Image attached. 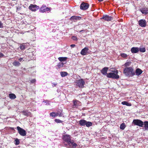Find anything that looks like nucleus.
Instances as JSON below:
<instances>
[{"instance_id":"obj_47","label":"nucleus","mask_w":148,"mask_h":148,"mask_svg":"<svg viewBox=\"0 0 148 148\" xmlns=\"http://www.w3.org/2000/svg\"><path fill=\"white\" fill-rule=\"evenodd\" d=\"M60 110V111H58L57 112L59 113H60L61 112V110Z\"/></svg>"},{"instance_id":"obj_23","label":"nucleus","mask_w":148,"mask_h":148,"mask_svg":"<svg viewBox=\"0 0 148 148\" xmlns=\"http://www.w3.org/2000/svg\"><path fill=\"white\" fill-rule=\"evenodd\" d=\"M70 144H71L72 145V148H76L77 146V144L74 142V141L73 140H72L71 142L70 143ZM69 145L70 146V145Z\"/></svg>"},{"instance_id":"obj_32","label":"nucleus","mask_w":148,"mask_h":148,"mask_svg":"<svg viewBox=\"0 0 148 148\" xmlns=\"http://www.w3.org/2000/svg\"><path fill=\"white\" fill-rule=\"evenodd\" d=\"M15 144L16 145H17L19 144L20 141L18 139L16 138V139H15Z\"/></svg>"},{"instance_id":"obj_42","label":"nucleus","mask_w":148,"mask_h":148,"mask_svg":"<svg viewBox=\"0 0 148 148\" xmlns=\"http://www.w3.org/2000/svg\"><path fill=\"white\" fill-rule=\"evenodd\" d=\"M75 46V45L72 44V45H71L70 46L72 47H74Z\"/></svg>"},{"instance_id":"obj_12","label":"nucleus","mask_w":148,"mask_h":148,"mask_svg":"<svg viewBox=\"0 0 148 148\" xmlns=\"http://www.w3.org/2000/svg\"><path fill=\"white\" fill-rule=\"evenodd\" d=\"M139 25L142 27H145L146 26L147 23L145 19H141L138 21Z\"/></svg>"},{"instance_id":"obj_41","label":"nucleus","mask_w":148,"mask_h":148,"mask_svg":"<svg viewBox=\"0 0 148 148\" xmlns=\"http://www.w3.org/2000/svg\"><path fill=\"white\" fill-rule=\"evenodd\" d=\"M4 56V55L2 53L0 52V58L3 57Z\"/></svg>"},{"instance_id":"obj_7","label":"nucleus","mask_w":148,"mask_h":148,"mask_svg":"<svg viewBox=\"0 0 148 148\" xmlns=\"http://www.w3.org/2000/svg\"><path fill=\"white\" fill-rule=\"evenodd\" d=\"M62 112V110H61V112L59 113L58 112H52L50 113V116H51L55 117L57 116H58L59 117H61L63 116V114Z\"/></svg>"},{"instance_id":"obj_31","label":"nucleus","mask_w":148,"mask_h":148,"mask_svg":"<svg viewBox=\"0 0 148 148\" xmlns=\"http://www.w3.org/2000/svg\"><path fill=\"white\" fill-rule=\"evenodd\" d=\"M126 126L124 123H122L121 124L120 126V129L122 130L124 129L125 127Z\"/></svg>"},{"instance_id":"obj_9","label":"nucleus","mask_w":148,"mask_h":148,"mask_svg":"<svg viewBox=\"0 0 148 148\" xmlns=\"http://www.w3.org/2000/svg\"><path fill=\"white\" fill-rule=\"evenodd\" d=\"M89 5L88 3L83 2L80 5V9L82 10H86L89 7Z\"/></svg>"},{"instance_id":"obj_4","label":"nucleus","mask_w":148,"mask_h":148,"mask_svg":"<svg viewBox=\"0 0 148 148\" xmlns=\"http://www.w3.org/2000/svg\"><path fill=\"white\" fill-rule=\"evenodd\" d=\"M62 139L63 141L66 142L69 145H70V143L72 140L71 139V136L67 134L62 135Z\"/></svg>"},{"instance_id":"obj_14","label":"nucleus","mask_w":148,"mask_h":148,"mask_svg":"<svg viewBox=\"0 0 148 148\" xmlns=\"http://www.w3.org/2000/svg\"><path fill=\"white\" fill-rule=\"evenodd\" d=\"M108 69V67H105L103 68L101 71V72L103 75H106L108 73H107V71Z\"/></svg>"},{"instance_id":"obj_37","label":"nucleus","mask_w":148,"mask_h":148,"mask_svg":"<svg viewBox=\"0 0 148 148\" xmlns=\"http://www.w3.org/2000/svg\"><path fill=\"white\" fill-rule=\"evenodd\" d=\"M72 39L74 40L77 41V38L75 36H73L72 37Z\"/></svg>"},{"instance_id":"obj_1","label":"nucleus","mask_w":148,"mask_h":148,"mask_svg":"<svg viewBox=\"0 0 148 148\" xmlns=\"http://www.w3.org/2000/svg\"><path fill=\"white\" fill-rule=\"evenodd\" d=\"M123 72L126 76L129 77H133L135 75V71L131 66L125 68Z\"/></svg>"},{"instance_id":"obj_16","label":"nucleus","mask_w":148,"mask_h":148,"mask_svg":"<svg viewBox=\"0 0 148 148\" xmlns=\"http://www.w3.org/2000/svg\"><path fill=\"white\" fill-rule=\"evenodd\" d=\"M89 49L87 47H85L84 48L82 49L80 53L82 55H86Z\"/></svg>"},{"instance_id":"obj_39","label":"nucleus","mask_w":148,"mask_h":148,"mask_svg":"<svg viewBox=\"0 0 148 148\" xmlns=\"http://www.w3.org/2000/svg\"><path fill=\"white\" fill-rule=\"evenodd\" d=\"M36 80L35 79H33L30 81V82L32 83H34L36 82Z\"/></svg>"},{"instance_id":"obj_11","label":"nucleus","mask_w":148,"mask_h":148,"mask_svg":"<svg viewBox=\"0 0 148 148\" xmlns=\"http://www.w3.org/2000/svg\"><path fill=\"white\" fill-rule=\"evenodd\" d=\"M39 7L36 5L31 4L29 6V9L33 11H35L39 8Z\"/></svg>"},{"instance_id":"obj_40","label":"nucleus","mask_w":148,"mask_h":148,"mask_svg":"<svg viewBox=\"0 0 148 148\" xmlns=\"http://www.w3.org/2000/svg\"><path fill=\"white\" fill-rule=\"evenodd\" d=\"M3 23L0 21V28H3Z\"/></svg>"},{"instance_id":"obj_28","label":"nucleus","mask_w":148,"mask_h":148,"mask_svg":"<svg viewBox=\"0 0 148 148\" xmlns=\"http://www.w3.org/2000/svg\"><path fill=\"white\" fill-rule=\"evenodd\" d=\"M86 125L87 127H89L92 125V123L90 121H86Z\"/></svg>"},{"instance_id":"obj_19","label":"nucleus","mask_w":148,"mask_h":148,"mask_svg":"<svg viewBox=\"0 0 148 148\" xmlns=\"http://www.w3.org/2000/svg\"><path fill=\"white\" fill-rule=\"evenodd\" d=\"M81 17L80 16H73L71 17L70 20L71 21H75L77 20H80L81 19Z\"/></svg>"},{"instance_id":"obj_33","label":"nucleus","mask_w":148,"mask_h":148,"mask_svg":"<svg viewBox=\"0 0 148 148\" xmlns=\"http://www.w3.org/2000/svg\"><path fill=\"white\" fill-rule=\"evenodd\" d=\"M131 62H126L124 66L126 67H127L129 66L130 65Z\"/></svg>"},{"instance_id":"obj_44","label":"nucleus","mask_w":148,"mask_h":148,"mask_svg":"<svg viewBox=\"0 0 148 148\" xmlns=\"http://www.w3.org/2000/svg\"><path fill=\"white\" fill-rule=\"evenodd\" d=\"M23 60V58H19V60L20 61V62H21V61H22V60Z\"/></svg>"},{"instance_id":"obj_24","label":"nucleus","mask_w":148,"mask_h":148,"mask_svg":"<svg viewBox=\"0 0 148 148\" xmlns=\"http://www.w3.org/2000/svg\"><path fill=\"white\" fill-rule=\"evenodd\" d=\"M67 59L66 57H60L58 58V59L60 62H64L66 61Z\"/></svg>"},{"instance_id":"obj_20","label":"nucleus","mask_w":148,"mask_h":148,"mask_svg":"<svg viewBox=\"0 0 148 148\" xmlns=\"http://www.w3.org/2000/svg\"><path fill=\"white\" fill-rule=\"evenodd\" d=\"M86 121L85 120L81 119L79 121V123L80 126H84L86 125Z\"/></svg>"},{"instance_id":"obj_29","label":"nucleus","mask_w":148,"mask_h":148,"mask_svg":"<svg viewBox=\"0 0 148 148\" xmlns=\"http://www.w3.org/2000/svg\"><path fill=\"white\" fill-rule=\"evenodd\" d=\"M15 66H18L20 65V63L16 61H14L12 63Z\"/></svg>"},{"instance_id":"obj_26","label":"nucleus","mask_w":148,"mask_h":148,"mask_svg":"<svg viewBox=\"0 0 148 148\" xmlns=\"http://www.w3.org/2000/svg\"><path fill=\"white\" fill-rule=\"evenodd\" d=\"M64 65V63L63 62H59L58 64L56 66L58 69H60V68L63 67Z\"/></svg>"},{"instance_id":"obj_21","label":"nucleus","mask_w":148,"mask_h":148,"mask_svg":"<svg viewBox=\"0 0 148 148\" xmlns=\"http://www.w3.org/2000/svg\"><path fill=\"white\" fill-rule=\"evenodd\" d=\"M24 115L27 116H30L31 115V113L28 110H23L22 112Z\"/></svg>"},{"instance_id":"obj_48","label":"nucleus","mask_w":148,"mask_h":148,"mask_svg":"<svg viewBox=\"0 0 148 148\" xmlns=\"http://www.w3.org/2000/svg\"><path fill=\"white\" fill-rule=\"evenodd\" d=\"M19 8H17V10H19Z\"/></svg>"},{"instance_id":"obj_5","label":"nucleus","mask_w":148,"mask_h":148,"mask_svg":"<svg viewBox=\"0 0 148 148\" xmlns=\"http://www.w3.org/2000/svg\"><path fill=\"white\" fill-rule=\"evenodd\" d=\"M133 122L134 125L141 127H143L144 125V122L140 120L134 119Z\"/></svg>"},{"instance_id":"obj_25","label":"nucleus","mask_w":148,"mask_h":148,"mask_svg":"<svg viewBox=\"0 0 148 148\" xmlns=\"http://www.w3.org/2000/svg\"><path fill=\"white\" fill-rule=\"evenodd\" d=\"M9 98L11 99H14L16 97V95L13 93H10L9 94Z\"/></svg>"},{"instance_id":"obj_8","label":"nucleus","mask_w":148,"mask_h":148,"mask_svg":"<svg viewBox=\"0 0 148 148\" xmlns=\"http://www.w3.org/2000/svg\"><path fill=\"white\" fill-rule=\"evenodd\" d=\"M51 9V8H50L46 7L45 5H42L40 8V11L41 12L43 13L50 11Z\"/></svg>"},{"instance_id":"obj_27","label":"nucleus","mask_w":148,"mask_h":148,"mask_svg":"<svg viewBox=\"0 0 148 148\" xmlns=\"http://www.w3.org/2000/svg\"><path fill=\"white\" fill-rule=\"evenodd\" d=\"M61 76L62 77H64L67 76L68 74L66 72H61L60 73Z\"/></svg>"},{"instance_id":"obj_38","label":"nucleus","mask_w":148,"mask_h":148,"mask_svg":"<svg viewBox=\"0 0 148 148\" xmlns=\"http://www.w3.org/2000/svg\"><path fill=\"white\" fill-rule=\"evenodd\" d=\"M25 46L22 45H21L20 46V49L21 50H23L25 49Z\"/></svg>"},{"instance_id":"obj_13","label":"nucleus","mask_w":148,"mask_h":148,"mask_svg":"<svg viewBox=\"0 0 148 148\" xmlns=\"http://www.w3.org/2000/svg\"><path fill=\"white\" fill-rule=\"evenodd\" d=\"M73 104L72 107L73 108H77L79 106L80 102L77 99L74 100L73 101Z\"/></svg>"},{"instance_id":"obj_15","label":"nucleus","mask_w":148,"mask_h":148,"mask_svg":"<svg viewBox=\"0 0 148 148\" xmlns=\"http://www.w3.org/2000/svg\"><path fill=\"white\" fill-rule=\"evenodd\" d=\"M131 51L132 53H137L139 51V48L137 47H133L131 49Z\"/></svg>"},{"instance_id":"obj_35","label":"nucleus","mask_w":148,"mask_h":148,"mask_svg":"<svg viewBox=\"0 0 148 148\" xmlns=\"http://www.w3.org/2000/svg\"><path fill=\"white\" fill-rule=\"evenodd\" d=\"M139 51L141 52H144L145 51V48H140L139 49Z\"/></svg>"},{"instance_id":"obj_30","label":"nucleus","mask_w":148,"mask_h":148,"mask_svg":"<svg viewBox=\"0 0 148 148\" xmlns=\"http://www.w3.org/2000/svg\"><path fill=\"white\" fill-rule=\"evenodd\" d=\"M144 127L146 129H148V121H145L144 122Z\"/></svg>"},{"instance_id":"obj_36","label":"nucleus","mask_w":148,"mask_h":148,"mask_svg":"<svg viewBox=\"0 0 148 148\" xmlns=\"http://www.w3.org/2000/svg\"><path fill=\"white\" fill-rule=\"evenodd\" d=\"M121 56L122 57L124 58H125L127 57V55L125 53H122L121 54Z\"/></svg>"},{"instance_id":"obj_17","label":"nucleus","mask_w":148,"mask_h":148,"mask_svg":"<svg viewBox=\"0 0 148 148\" xmlns=\"http://www.w3.org/2000/svg\"><path fill=\"white\" fill-rule=\"evenodd\" d=\"M143 71L140 69L139 68L136 69L135 71V74L136 75L139 76L140 75L143 73Z\"/></svg>"},{"instance_id":"obj_6","label":"nucleus","mask_w":148,"mask_h":148,"mask_svg":"<svg viewBox=\"0 0 148 148\" xmlns=\"http://www.w3.org/2000/svg\"><path fill=\"white\" fill-rule=\"evenodd\" d=\"M17 129L18 131V132L21 135L23 136L26 135V132L24 130L19 126L17 127Z\"/></svg>"},{"instance_id":"obj_34","label":"nucleus","mask_w":148,"mask_h":148,"mask_svg":"<svg viewBox=\"0 0 148 148\" xmlns=\"http://www.w3.org/2000/svg\"><path fill=\"white\" fill-rule=\"evenodd\" d=\"M55 121L57 123H62L63 122V121L58 119H56L55 120Z\"/></svg>"},{"instance_id":"obj_22","label":"nucleus","mask_w":148,"mask_h":148,"mask_svg":"<svg viewBox=\"0 0 148 148\" xmlns=\"http://www.w3.org/2000/svg\"><path fill=\"white\" fill-rule=\"evenodd\" d=\"M121 104L123 105H125L127 106H132L131 103H129L127 101H123L121 102Z\"/></svg>"},{"instance_id":"obj_18","label":"nucleus","mask_w":148,"mask_h":148,"mask_svg":"<svg viewBox=\"0 0 148 148\" xmlns=\"http://www.w3.org/2000/svg\"><path fill=\"white\" fill-rule=\"evenodd\" d=\"M140 11L142 14L146 15L148 13V8H143L141 9L140 10Z\"/></svg>"},{"instance_id":"obj_10","label":"nucleus","mask_w":148,"mask_h":148,"mask_svg":"<svg viewBox=\"0 0 148 148\" xmlns=\"http://www.w3.org/2000/svg\"><path fill=\"white\" fill-rule=\"evenodd\" d=\"M101 19H104L105 21H111L113 19V18L112 16H109L107 15H103L102 18H100Z\"/></svg>"},{"instance_id":"obj_46","label":"nucleus","mask_w":148,"mask_h":148,"mask_svg":"<svg viewBox=\"0 0 148 148\" xmlns=\"http://www.w3.org/2000/svg\"><path fill=\"white\" fill-rule=\"evenodd\" d=\"M98 1L99 2H101L103 0H98Z\"/></svg>"},{"instance_id":"obj_2","label":"nucleus","mask_w":148,"mask_h":148,"mask_svg":"<svg viewBox=\"0 0 148 148\" xmlns=\"http://www.w3.org/2000/svg\"><path fill=\"white\" fill-rule=\"evenodd\" d=\"M112 73H109L107 74V77L112 79H118L119 78V76L118 75V71L116 69L114 71H112Z\"/></svg>"},{"instance_id":"obj_3","label":"nucleus","mask_w":148,"mask_h":148,"mask_svg":"<svg viewBox=\"0 0 148 148\" xmlns=\"http://www.w3.org/2000/svg\"><path fill=\"white\" fill-rule=\"evenodd\" d=\"M75 83L77 86L80 88H82L84 87L85 82L82 79H80L78 80H76L75 82Z\"/></svg>"},{"instance_id":"obj_45","label":"nucleus","mask_w":148,"mask_h":148,"mask_svg":"<svg viewBox=\"0 0 148 148\" xmlns=\"http://www.w3.org/2000/svg\"><path fill=\"white\" fill-rule=\"evenodd\" d=\"M64 145L65 146V147H66L68 145L67 144H64Z\"/></svg>"},{"instance_id":"obj_43","label":"nucleus","mask_w":148,"mask_h":148,"mask_svg":"<svg viewBox=\"0 0 148 148\" xmlns=\"http://www.w3.org/2000/svg\"><path fill=\"white\" fill-rule=\"evenodd\" d=\"M86 30H84V29H83V30H80L79 31V32H80L81 33L82 32H83V31H85Z\"/></svg>"}]
</instances>
